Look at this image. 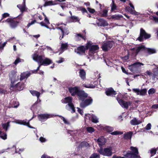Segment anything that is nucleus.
<instances>
[{
  "label": "nucleus",
  "instance_id": "53",
  "mask_svg": "<svg viewBox=\"0 0 158 158\" xmlns=\"http://www.w3.org/2000/svg\"><path fill=\"white\" fill-rule=\"evenodd\" d=\"M105 129L107 131L109 132H112L114 130L113 127H105Z\"/></svg>",
  "mask_w": 158,
  "mask_h": 158
},
{
  "label": "nucleus",
  "instance_id": "26",
  "mask_svg": "<svg viewBox=\"0 0 158 158\" xmlns=\"http://www.w3.org/2000/svg\"><path fill=\"white\" fill-rule=\"evenodd\" d=\"M97 142L98 143V144L99 145H102L105 143L106 141L105 139L103 137H102L98 139Z\"/></svg>",
  "mask_w": 158,
  "mask_h": 158
},
{
  "label": "nucleus",
  "instance_id": "51",
  "mask_svg": "<svg viewBox=\"0 0 158 158\" xmlns=\"http://www.w3.org/2000/svg\"><path fill=\"white\" fill-rule=\"evenodd\" d=\"M16 123H18V124H21V125H26V121H25L24 120L23 121L18 120L16 122Z\"/></svg>",
  "mask_w": 158,
  "mask_h": 158
},
{
  "label": "nucleus",
  "instance_id": "52",
  "mask_svg": "<svg viewBox=\"0 0 158 158\" xmlns=\"http://www.w3.org/2000/svg\"><path fill=\"white\" fill-rule=\"evenodd\" d=\"M35 23H38L36 22V20L34 19L31 22L29 23L27 25L26 27L27 28H28L30 27V26L31 25Z\"/></svg>",
  "mask_w": 158,
  "mask_h": 158
},
{
  "label": "nucleus",
  "instance_id": "58",
  "mask_svg": "<svg viewBox=\"0 0 158 158\" xmlns=\"http://www.w3.org/2000/svg\"><path fill=\"white\" fill-rule=\"evenodd\" d=\"M93 45H92V44L89 43H88L85 46V48H86V49H89V50L90 49V48Z\"/></svg>",
  "mask_w": 158,
  "mask_h": 158
},
{
  "label": "nucleus",
  "instance_id": "41",
  "mask_svg": "<svg viewBox=\"0 0 158 158\" xmlns=\"http://www.w3.org/2000/svg\"><path fill=\"white\" fill-rule=\"evenodd\" d=\"M89 158H100V155L97 153L92 154Z\"/></svg>",
  "mask_w": 158,
  "mask_h": 158
},
{
  "label": "nucleus",
  "instance_id": "62",
  "mask_svg": "<svg viewBox=\"0 0 158 158\" xmlns=\"http://www.w3.org/2000/svg\"><path fill=\"white\" fill-rule=\"evenodd\" d=\"M41 158H51V157L50 156L44 154L41 156Z\"/></svg>",
  "mask_w": 158,
  "mask_h": 158
},
{
  "label": "nucleus",
  "instance_id": "25",
  "mask_svg": "<svg viewBox=\"0 0 158 158\" xmlns=\"http://www.w3.org/2000/svg\"><path fill=\"white\" fill-rule=\"evenodd\" d=\"M86 73L84 70L83 69H80L79 71V76L80 77L84 80L85 79Z\"/></svg>",
  "mask_w": 158,
  "mask_h": 158
},
{
  "label": "nucleus",
  "instance_id": "12",
  "mask_svg": "<svg viewBox=\"0 0 158 158\" xmlns=\"http://www.w3.org/2000/svg\"><path fill=\"white\" fill-rule=\"evenodd\" d=\"M86 48L84 46H78L75 50V52L77 54L80 55H83L85 54Z\"/></svg>",
  "mask_w": 158,
  "mask_h": 158
},
{
  "label": "nucleus",
  "instance_id": "6",
  "mask_svg": "<svg viewBox=\"0 0 158 158\" xmlns=\"http://www.w3.org/2000/svg\"><path fill=\"white\" fill-rule=\"evenodd\" d=\"M151 37V34L147 33L143 28H141L139 36L137 40L140 42H143L144 39H147L150 38Z\"/></svg>",
  "mask_w": 158,
  "mask_h": 158
},
{
  "label": "nucleus",
  "instance_id": "18",
  "mask_svg": "<svg viewBox=\"0 0 158 158\" xmlns=\"http://www.w3.org/2000/svg\"><path fill=\"white\" fill-rule=\"evenodd\" d=\"M105 94L108 96H113L117 94L116 92L111 87L107 89L106 90Z\"/></svg>",
  "mask_w": 158,
  "mask_h": 158
},
{
  "label": "nucleus",
  "instance_id": "43",
  "mask_svg": "<svg viewBox=\"0 0 158 158\" xmlns=\"http://www.w3.org/2000/svg\"><path fill=\"white\" fill-rule=\"evenodd\" d=\"M68 47V44L67 43H62V44L60 48L61 50H63L65 49H66Z\"/></svg>",
  "mask_w": 158,
  "mask_h": 158
},
{
  "label": "nucleus",
  "instance_id": "9",
  "mask_svg": "<svg viewBox=\"0 0 158 158\" xmlns=\"http://www.w3.org/2000/svg\"><path fill=\"white\" fill-rule=\"evenodd\" d=\"M56 28L60 30L62 32V35L60 36V40H62L65 35H68L69 33V30L66 27V25L65 24L64 26L56 27Z\"/></svg>",
  "mask_w": 158,
  "mask_h": 158
},
{
  "label": "nucleus",
  "instance_id": "40",
  "mask_svg": "<svg viewBox=\"0 0 158 158\" xmlns=\"http://www.w3.org/2000/svg\"><path fill=\"white\" fill-rule=\"evenodd\" d=\"M87 132L90 133H92L95 131L94 129L92 127H88L86 128Z\"/></svg>",
  "mask_w": 158,
  "mask_h": 158
},
{
  "label": "nucleus",
  "instance_id": "39",
  "mask_svg": "<svg viewBox=\"0 0 158 158\" xmlns=\"http://www.w3.org/2000/svg\"><path fill=\"white\" fill-rule=\"evenodd\" d=\"M83 86L85 88H94L95 87V86L92 84L87 85L84 84H83Z\"/></svg>",
  "mask_w": 158,
  "mask_h": 158
},
{
  "label": "nucleus",
  "instance_id": "3",
  "mask_svg": "<svg viewBox=\"0 0 158 158\" xmlns=\"http://www.w3.org/2000/svg\"><path fill=\"white\" fill-rule=\"evenodd\" d=\"M22 16L19 15L16 18H8L3 22H7L11 28H15L22 20Z\"/></svg>",
  "mask_w": 158,
  "mask_h": 158
},
{
  "label": "nucleus",
  "instance_id": "30",
  "mask_svg": "<svg viewBox=\"0 0 158 158\" xmlns=\"http://www.w3.org/2000/svg\"><path fill=\"white\" fill-rule=\"evenodd\" d=\"M25 4H24L23 3L22 4H19L17 5V7L20 9L22 13L25 11Z\"/></svg>",
  "mask_w": 158,
  "mask_h": 158
},
{
  "label": "nucleus",
  "instance_id": "4",
  "mask_svg": "<svg viewBox=\"0 0 158 158\" xmlns=\"http://www.w3.org/2000/svg\"><path fill=\"white\" fill-rule=\"evenodd\" d=\"M130 151H127L126 154L124 155V156L126 158H139V156L138 155L139 152L138 149L136 147L131 146Z\"/></svg>",
  "mask_w": 158,
  "mask_h": 158
},
{
  "label": "nucleus",
  "instance_id": "31",
  "mask_svg": "<svg viewBox=\"0 0 158 158\" xmlns=\"http://www.w3.org/2000/svg\"><path fill=\"white\" fill-rule=\"evenodd\" d=\"M126 10L130 12L131 14L133 15H135V13L136 12L135 10H133L132 8H131L130 7L127 6L126 8Z\"/></svg>",
  "mask_w": 158,
  "mask_h": 158
},
{
  "label": "nucleus",
  "instance_id": "1",
  "mask_svg": "<svg viewBox=\"0 0 158 158\" xmlns=\"http://www.w3.org/2000/svg\"><path fill=\"white\" fill-rule=\"evenodd\" d=\"M34 60L38 63H41V65L47 66L52 63V60L48 58L45 57L44 56L40 55L35 54L33 57Z\"/></svg>",
  "mask_w": 158,
  "mask_h": 158
},
{
  "label": "nucleus",
  "instance_id": "54",
  "mask_svg": "<svg viewBox=\"0 0 158 158\" xmlns=\"http://www.w3.org/2000/svg\"><path fill=\"white\" fill-rule=\"evenodd\" d=\"M155 92V90L153 88L150 89L148 91V93L149 94H153Z\"/></svg>",
  "mask_w": 158,
  "mask_h": 158
},
{
  "label": "nucleus",
  "instance_id": "38",
  "mask_svg": "<svg viewBox=\"0 0 158 158\" xmlns=\"http://www.w3.org/2000/svg\"><path fill=\"white\" fill-rule=\"evenodd\" d=\"M24 60L23 59H20L19 58H17L14 62V64L16 65L19 63L21 62H23Z\"/></svg>",
  "mask_w": 158,
  "mask_h": 158
},
{
  "label": "nucleus",
  "instance_id": "14",
  "mask_svg": "<svg viewBox=\"0 0 158 158\" xmlns=\"http://www.w3.org/2000/svg\"><path fill=\"white\" fill-rule=\"evenodd\" d=\"M146 49V48L145 46L141 45L140 46L136 47L135 48H134L131 49V50L134 51L135 50V56H136L140 52L144 51Z\"/></svg>",
  "mask_w": 158,
  "mask_h": 158
},
{
  "label": "nucleus",
  "instance_id": "55",
  "mask_svg": "<svg viewBox=\"0 0 158 158\" xmlns=\"http://www.w3.org/2000/svg\"><path fill=\"white\" fill-rule=\"evenodd\" d=\"M24 150V149L23 148L20 149H16L15 150V152L16 153H18L19 154H20Z\"/></svg>",
  "mask_w": 158,
  "mask_h": 158
},
{
  "label": "nucleus",
  "instance_id": "27",
  "mask_svg": "<svg viewBox=\"0 0 158 158\" xmlns=\"http://www.w3.org/2000/svg\"><path fill=\"white\" fill-rule=\"evenodd\" d=\"M72 98L70 97H65L64 98V100H62V102L64 103L68 104L72 102Z\"/></svg>",
  "mask_w": 158,
  "mask_h": 158
},
{
  "label": "nucleus",
  "instance_id": "61",
  "mask_svg": "<svg viewBox=\"0 0 158 158\" xmlns=\"http://www.w3.org/2000/svg\"><path fill=\"white\" fill-rule=\"evenodd\" d=\"M6 92V90H5L3 89L0 87V94H5Z\"/></svg>",
  "mask_w": 158,
  "mask_h": 158
},
{
  "label": "nucleus",
  "instance_id": "59",
  "mask_svg": "<svg viewBox=\"0 0 158 158\" xmlns=\"http://www.w3.org/2000/svg\"><path fill=\"white\" fill-rule=\"evenodd\" d=\"M132 91L137 94L138 95L139 94L140 90L139 89H133Z\"/></svg>",
  "mask_w": 158,
  "mask_h": 158
},
{
  "label": "nucleus",
  "instance_id": "15",
  "mask_svg": "<svg viewBox=\"0 0 158 158\" xmlns=\"http://www.w3.org/2000/svg\"><path fill=\"white\" fill-rule=\"evenodd\" d=\"M85 120L89 119V120L91 121L93 123H97L98 122V119L97 117L93 114H88V115L85 116Z\"/></svg>",
  "mask_w": 158,
  "mask_h": 158
},
{
  "label": "nucleus",
  "instance_id": "36",
  "mask_svg": "<svg viewBox=\"0 0 158 158\" xmlns=\"http://www.w3.org/2000/svg\"><path fill=\"white\" fill-rule=\"evenodd\" d=\"M9 122H8L6 123L2 124V126L3 128L5 129L6 131L7 130L9 126Z\"/></svg>",
  "mask_w": 158,
  "mask_h": 158
},
{
  "label": "nucleus",
  "instance_id": "57",
  "mask_svg": "<svg viewBox=\"0 0 158 158\" xmlns=\"http://www.w3.org/2000/svg\"><path fill=\"white\" fill-rule=\"evenodd\" d=\"M100 154L104 156V149L103 150L102 148H101L98 151Z\"/></svg>",
  "mask_w": 158,
  "mask_h": 158
},
{
  "label": "nucleus",
  "instance_id": "37",
  "mask_svg": "<svg viewBox=\"0 0 158 158\" xmlns=\"http://www.w3.org/2000/svg\"><path fill=\"white\" fill-rule=\"evenodd\" d=\"M158 150V147L156 148H152L150 150V153L151 154V156H153L156 154V151Z\"/></svg>",
  "mask_w": 158,
  "mask_h": 158
},
{
  "label": "nucleus",
  "instance_id": "35",
  "mask_svg": "<svg viewBox=\"0 0 158 158\" xmlns=\"http://www.w3.org/2000/svg\"><path fill=\"white\" fill-rule=\"evenodd\" d=\"M70 18L72 20L71 22H79L80 20L77 17L75 16H71Z\"/></svg>",
  "mask_w": 158,
  "mask_h": 158
},
{
  "label": "nucleus",
  "instance_id": "56",
  "mask_svg": "<svg viewBox=\"0 0 158 158\" xmlns=\"http://www.w3.org/2000/svg\"><path fill=\"white\" fill-rule=\"evenodd\" d=\"M87 9L88 11L91 13L93 14L95 12V10L94 9H92L90 7H87Z\"/></svg>",
  "mask_w": 158,
  "mask_h": 158
},
{
  "label": "nucleus",
  "instance_id": "7",
  "mask_svg": "<svg viewBox=\"0 0 158 158\" xmlns=\"http://www.w3.org/2000/svg\"><path fill=\"white\" fill-rule=\"evenodd\" d=\"M114 44V41L113 40L107 41L103 44L101 48L104 51L107 52L110 49Z\"/></svg>",
  "mask_w": 158,
  "mask_h": 158
},
{
  "label": "nucleus",
  "instance_id": "21",
  "mask_svg": "<svg viewBox=\"0 0 158 158\" xmlns=\"http://www.w3.org/2000/svg\"><path fill=\"white\" fill-rule=\"evenodd\" d=\"M142 123V122L141 121L139 120L136 118H134L130 121V124L132 125H138Z\"/></svg>",
  "mask_w": 158,
  "mask_h": 158
},
{
  "label": "nucleus",
  "instance_id": "13",
  "mask_svg": "<svg viewBox=\"0 0 158 158\" xmlns=\"http://www.w3.org/2000/svg\"><path fill=\"white\" fill-rule=\"evenodd\" d=\"M141 65H143V64L139 62H136L129 65L128 69L131 72H133L136 68L140 67Z\"/></svg>",
  "mask_w": 158,
  "mask_h": 158
},
{
  "label": "nucleus",
  "instance_id": "24",
  "mask_svg": "<svg viewBox=\"0 0 158 158\" xmlns=\"http://www.w3.org/2000/svg\"><path fill=\"white\" fill-rule=\"evenodd\" d=\"M76 40L77 41H80L81 39L84 40H85L86 37L85 36L83 35L80 33H77L75 35Z\"/></svg>",
  "mask_w": 158,
  "mask_h": 158
},
{
  "label": "nucleus",
  "instance_id": "19",
  "mask_svg": "<svg viewBox=\"0 0 158 158\" xmlns=\"http://www.w3.org/2000/svg\"><path fill=\"white\" fill-rule=\"evenodd\" d=\"M98 20L99 22L97 23V24L99 26L105 27L108 25L107 22L102 18H99Z\"/></svg>",
  "mask_w": 158,
  "mask_h": 158
},
{
  "label": "nucleus",
  "instance_id": "2",
  "mask_svg": "<svg viewBox=\"0 0 158 158\" xmlns=\"http://www.w3.org/2000/svg\"><path fill=\"white\" fill-rule=\"evenodd\" d=\"M68 89L72 96H74L76 95L78 99H81V97L85 96V92L80 89V87L78 86L70 87Z\"/></svg>",
  "mask_w": 158,
  "mask_h": 158
},
{
  "label": "nucleus",
  "instance_id": "22",
  "mask_svg": "<svg viewBox=\"0 0 158 158\" xmlns=\"http://www.w3.org/2000/svg\"><path fill=\"white\" fill-rule=\"evenodd\" d=\"M112 148L111 147L104 148V156H110L112 154Z\"/></svg>",
  "mask_w": 158,
  "mask_h": 158
},
{
  "label": "nucleus",
  "instance_id": "49",
  "mask_svg": "<svg viewBox=\"0 0 158 158\" xmlns=\"http://www.w3.org/2000/svg\"><path fill=\"white\" fill-rule=\"evenodd\" d=\"M123 134V132L121 131H115L114 132H111L110 134L112 135H122Z\"/></svg>",
  "mask_w": 158,
  "mask_h": 158
},
{
  "label": "nucleus",
  "instance_id": "29",
  "mask_svg": "<svg viewBox=\"0 0 158 158\" xmlns=\"http://www.w3.org/2000/svg\"><path fill=\"white\" fill-rule=\"evenodd\" d=\"M19 103L16 101L11 102V103L9 105V108H17L19 106Z\"/></svg>",
  "mask_w": 158,
  "mask_h": 158
},
{
  "label": "nucleus",
  "instance_id": "34",
  "mask_svg": "<svg viewBox=\"0 0 158 158\" xmlns=\"http://www.w3.org/2000/svg\"><path fill=\"white\" fill-rule=\"evenodd\" d=\"M147 51L149 55L155 53L156 52V51L155 49L151 48H147Z\"/></svg>",
  "mask_w": 158,
  "mask_h": 158
},
{
  "label": "nucleus",
  "instance_id": "48",
  "mask_svg": "<svg viewBox=\"0 0 158 158\" xmlns=\"http://www.w3.org/2000/svg\"><path fill=\"white\" fill-rule=\"evenodd\" d=\"M59 117L63 120L65 124L69 125H70V123L69 121H67L63 117L61 116H59Z\"/></svg>",
  "mask_w": 158,
  "mask_h": 158
},
{
  "label": "nucleus",
  "instance_id": "45",
  "mask_svg": "<svg viewBox=\"0 0 158 158\" xmlns=\"http://www.w3.org/2000/svg\"><path fill=\"white\" fill-rule=\"evenodd\" d=\"M108 10L104 9L102 11V13L101 15V16L102 17H106L107 16Z\"/></svg>",
  "mask_w": 158,
  "mask_h": 158
},
{
  "label": "nucleus",
  "instance_id": "32",
  "mask_svg": "<svg viewBox=\"0 0 158 158\" xmlns=\"http://www.w3.org/2000/svg\"><path fill=\"white\" fill-rule=\"evenodd\" d=\"M56 4V3H54L52 1H46L43 5V6L44 7H46L49 6L54 5Z\"/></svg>",
  "mask_w": 158,
  "mask_h": 158
},
{
  "label": "nucleus",
  "instance_id": "16",
  "mask_svg": "<svg viewBox=\"0 0 158 158\" xmlns=\"http://www.w3.org/2000/svg\"><path fill=\"white\" fill-rule=\"evenodd\" d=\"M52 117L51 115L49 114H41L38 115L39 120L41 121H44Z\"/></svg>",
  "mask_w": 158,
  "mask_h": 158
},
{
  "label": "nucleus",
  "instance_id": "17",
  "mask_svg": "<svg viewBox=\"0 0 158 158\" xmlns=\"http://www.w3.org/2000/svg\"><path fill=\"white\" fill-rule=\"evenodd\" d=\"M31 75V73L28 71H27L21 73L20 75V81H21L24 79H27Z\"/></svg>",
  "mask_w": 158,
  "mask_h": 158
},
{
  "label": "nucleus",
  "instance_id": "10",
  "mask_svg": "<svg viewBox=\"0 0 158 158\" xmlns=\"http://www.w3.org/2000/svg\"><path fill=\"white\" fill-rule=\"evenodd\" d=\"M116 99L118 103L122 107L126 109H127L128 106H131L132 104L131 102L130 101H125L118 97H117Z\"/></svg>",
  "mask_w": 158,
  "mask_h": 158
},
{
  "label": "nucleus",
  "instance_id": "60",
  "mask_svg": "<svg viewBox=\"0 0 158 158\" xmlns=\"http://www.w3.org/2000/svg\"><path fill=\"white\" fill-rule=\"evenodd\" d=\"M151 124L150 123H148L146 127V129L147 130L151 129Z\"/></svg>",
  "mask_w": 158,
  "mask_h": 158
},
{
  "label": "nucleus",
  "instance_id": "20",
  "mask_svg": "<svg viewBox=\"0 0 158 158\" xmlns=\"http://www.w3.org/2000/svg\"><path fill=\"white\" fill-rule=\"evenodd\" d=\"M133 134V132L131 131L126 132L124 134L123 138L126 140L131 139Z\"/></svg>",
  "mask_w": 158,
  "mask_h": 158
},
{
  "label": "nucleus",
  "instance_id": "50",
  "mask_svg": "<svg viewBox=\"0 0 158 158\" xmlns=\"http://www.w3.org/2000/svg\"><path fill=\"white\" fill-rule=\"evenodd\" d=\"M10 14L7 13H5L2 14V17L1 20H2L6 17H9Z\"/></svg>",
  "mask_w": 158,
  "mask_h": 158
},
{
  "label": "nucleus",
  "instance_id": "28",
  "mask_svg": "<svg viewBox=\"0 0 158 158\" xmlns=\"http://www.w3.org/2000/svg\"><path fill=\"white\" fill-rule=\"evenodd\" d=\"M30 92L32 96H36L38 99H39L40 94V92L34 90H31L30 91Z\"/></svg>",
  "mask_w": 158,
  "mask_h": 158
},
{
  "label": "nucleus",
  "instance_id": "8",
  "mask_svg": "<svg viewBox=\"0 0 158 158\" xmlns=\"http://www.w3.org/2000/svg\"><path fill=\"white\" fill-rule=\"evenodd\" d=\"M10 86V88H12L14 90L19 91L23 90L25 87L24 83L21 82H19L15 85L14 83L11 84Z\"/></svg>",
  "mask_w": 158,
  "mask_h": 158
},
{
  "label": "nucleus",
  "instance_id": "11",
  "mask_svg": "<svg viewBox=\"0 0 158 158\" xmlns=\"http://www.w3.org/2000/svg\"><path fill=\"white\" fill-rule=\"evenodd\" d=\"M16 73V72L13 70L10 71L9 74V77L11 79V84L15 83V82L18 81L19 80V76H18L17 79L15 78L17 76Z\"/></svg>",
  "mask_w": 158,
  "mask_h": 158
},
{
  "label": "nucleus",
  "instance_id": "44",
  "mask_svg": "<svg viewBox=\"0 0 158 158\" xmlns=\"http://www.w3.org/2000/svg\"><path fill=\"white\" fill-rule=\"evenodd\" d=\"M78 9L81 11L82 13H88V12L87 10H86L85 8L83 7L82 6H81L78 7Z\"/></svg>",
  "mask_w": 158,
  "mask_h": 158
},
{
  "label": "nucleus",
  "instance_id": "42",
  "mask_svg": "<svg viewBox=\"0 0 158 158\" xmlns=\"http://www.w3.org/2000/svg\"><path fill=\"white\" fill-rule=\"evenodd\" d=\"M0 137L2 139L5 140L7 139V134L6 133L2 132V133Z\"/></svg>",
  "mask_w": 158,
  "mask_h": 158
},
{
  "label": "nucleus",
  "instance_id": "23",
  "mask_svg": "<svg viewBox=\"0 0 158 158\" xmlns=\"http://www.w3.org/2000/svg\"><path fill=\"white\" fill-rule=\"evenodd\" d=\"M99 48L98 45H93L89 50V52L94 53L95 51L98 50Z\"/></svg>",
  "mask_w": 158,
  "mask_h": 158
},
{
  "label": "nucleus",
  "instance_id": "5",
  "mask_svg": "<svg viewBox=\"0 0 158 158\" xmlns=\"http://www.w3.org/2000/svg\"><path fill=\"white\" fill-rule=\"evenodd\" d=\"M85 97H82L81 99H78L79 101H81L80 103V106L82 108H85L86 106L91 104L93 101L92 98L90 97L85 99L88 97V94L85 92Z\"/></svg>",
  "mask_w": 158,
  "mask_h": 158
},
{
  "label": "nucleus",
  "instance_id": "33",
  "mask_svg": "<svg viewBox=\"0 0 158 158\" xmlns=\"http://www.w3.org/2000/svg\"><path fill=\"white\" fill-rule=\"evenodd\" d=\"M110 6L111 7V10L112 11H113L115 10H117V6L113 0H112V2L110 4Z\"/></svg>",
  "mask_w": 158,
  "mask_h": 158
},
{
  "label": "nucleus",
  "instance_id": "47",
  "mask_svg": "<svg viewBox=\"0 0 158 158\" xmlns=\"http://www.w3.org/2000/svg\"><path fill=\"white\" fill-rule=\"evenodd\" d=\"M147 92V89H144L140 90V94L142 95H143L146 94Z\"/></svg>",
  "mask_w": 158,
  "mask_h": 158
},
{
  "label": "nucleus",
  "instance_id": "46",
  "mask_svg": "<svg viewBox=\"0 0 158 158\" xmlns=\"http://www.w3.org/2000/svg\"><path fill=\"white\" fill-rule=\"evenodd\" d=\"M89 145V143L86 142H81L79 145V147L82 148L84 147H86Z\"/></svg>",
  "mask_w": 158,
  "mask_h": 158
},
{
  "label": "nucleus",
  "instance_id": "64",
  "mask_svg": "<svg viewBox=\"0 0 158 158\" xmlns=\"http://www.w3.org/2000/svg\"><path fill=\"white\" fill-rule=\"evenodd\" d=\"M59 58L60 59V60L57 61V63H60L63 62L64 61V58L61 57H60Z\"/></svg>",
  "mask_w": 158,
  "mask_h": 158
},
{
  "label": "nucleus",
  "instance_id": "63",
  "mask_svg": "<svg viewBox=\"0 0 158 158\" xmlns=\"http://www.w3.org/2000/svg\"><path fill=\"white\" fill-rule=\"evenodd\" d=\"M152 108L154 109H158V104H155L152 105Z\"/></svg>",
  "mask_w": 158,
  "mask_h": 158
}]
</instances>
